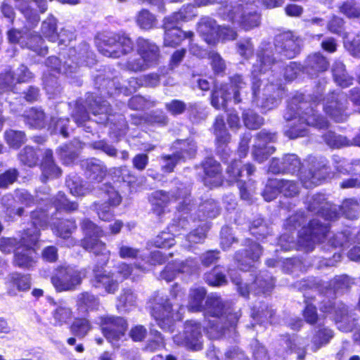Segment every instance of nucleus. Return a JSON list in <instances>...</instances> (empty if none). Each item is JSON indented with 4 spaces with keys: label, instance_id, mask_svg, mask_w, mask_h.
Returning a JSON list of instances; mask_svg holds the SVG:
<instances>
[{
    "label": "nucleus",
    "instance_id": "nucleus-1",
    "mask_svg": "<svg viewBox=\"0 0 360 360\" xmlns=\"http://www.w3.org/2000/svg\"><path fill=\"white\" fill-rule=\"evenodd\" d=\"M282 62L273 57L271 44H264L257 53L252 66V102L264 111L276 108L280 100V83L274 84L275 75L281 74Z\"/></svg>",
    "mask_w": 360,
    "mask_h": 360
},
{
    "label": "nucleus",
    "instance_id": "nucleus-2",
    "mask_svg": "<svg viewBox=\"0 0 360 360\" xmlns=\"http://www.w3.org/2000/svg\"><path fill=\"white\" fill-rule=\"evenodd\" d=\"M302 96L294 97L288 105L284 117L287 121H292L285 135L290 139L302 137L308 134V128L312 127L319 129L328 127V120L318 114L313 105L321 101V96H316L312 103L301 101Z\"/></svg>",
    "mask_w": 360,
    "mask_h": 360
},
{
    "label": "nucleus",
    "instance_id": "nucleus-3",
    "mask_svg": "<svg viewBox=\"0 0 360 360\" xmlns=\"http://www.w3.org/2000/svg\"><path fill=\"white\" fill-rule=\"evenodd\" d=\"M49 216L41 210H36L31 214L33 228L25 231L21 244L15 250L14 263L20 268L29 269L36 264L34 246L40 236V229L47 226Z\"/></svg>",
    "mask_w": 360,
    "mask_h": 360
},
{
    "label": "nucleus",
    "instance_id": "nucleus-4",
    "mask_svg": "<svg viewBox=\"0 0 360 360\" xmlns=\"http://www.w3.org/2000/svg\"><path fill=\"white\" fill-rule=\"evenodd\" d=\"M283 173L295 174L300 171V178L303 186L310 188L321 184L326 178L328 168L321 165L315 158L301 163L300 158L295 154H288L283 158Z\"/></svg>",
    "mask_w": 360,
    "mask_h": 360
},
{
    "label": "nucleus",
    "instance_id": "nucleus-5",
    "mask_svg": "<svg viewBox=\"0 0 360 360\" xmlns=\"http://www.w3.org/2000/svg\"><path fill=\"white\" fill-rule=\"evenodd\" d=\"M219 14L224 20L238 24L246 31L259 25V15L255 11H250L247 6L240 4H226L221 6Z\"/></svg>",
    "mask_w": 360,
    "mask_h": 360
},
{
    "label": "nucleus",
    "instance_id": "nucleus-6",
    "mask_svg": "<svg viewBox=\"0 0 360 360\" xmlns=\"http://www.w3.org/2000/svg\"><path fill=\"white\" fill-rule=\"evenodd\" d=\"M86 236L81 241L82 246L95 255L105 257V264L108 261L110 251L107 249L106 244L99 238L105 236L104 231L89 219H85L81 224Z\"/></svg>",
    "mask_w": 360,
    "mask_h": 360
},
{
    "label": "nucleus",
    "instance_id": "nucleus-7",
    "mask_svg": "<svg viewBox=\"0 0 360 360\" xmlns=\"http://www.w3.org/2000/svg\"><path fill=\"white\" fill-rule=\"evenodd\" d=\"M205 310V317L207 325L205 328L210 338L216 339L223 334L224 326H219L221 316L226 313L225 304L222 300L217 296L211 295L207 297Z\"/></svg>",
    "mask_w": 360,
    "mask_h": 360
},
{
    "label": "nucleus",
    "instance_id": "nucleus-8",
    "mask_svg": "<svg viewBox=\"0 0 360 360\" xmlns=\"http://www.w3.org/2000/svg\"><path fill=\"white\" fill-rule=\"evenodd\" d=\"M231 83L230 87L228 85H224L212 92L211 103L216 109H224L226 102L232 97L236 103L242 101L240 97V90L245 86L243 79L240 75H235L231 78Z\"/></svg>",
    "mask_w": 360,
    "mask_h": 360
},
{
    "label": "nucleus",
    "instance_id": "nucleus-9",
    "mask_svg": "<svg viewBox=\"0 0 360 360\" xmlns=\"http://www.w3.org/2000/svg\"><path fill=\"white\" fill-rule=\"evenodd\" d=\"M98 48L103 56L117 58L131 52L134 45L127 35L113 34L106 37L103 41V44H98Z\"/></svg>",
    "mask_w": 360,
    "mask_h": 360
},
{
    "label": "nucleus",
    "instance_id": "nucleus-10",
    "mask_svg": "<svg viewBox=\"0 0 360 360\" xmlns=\"http://www.w3.org/2000/svg\"><path fill=\"white\" fill-rule=\"evenodd\" d=\"M328 226L321 224L319 219L311 220L307 227H302L297 234L299 246L307 251L314 249L316 243H321L327 236Z\"/></svg>",
    "mask_w": 360,
    "mask_h": 360
},
{
    "label": "nucleus",
    "instance_id": "nucleus-11",
    "mask_svg": "<svg viewBox=\"0 0 360 360\" xmlns=\"http://www.w3.org/2000/svg\"><path fill=\"white\" fill-rule=\"evenodd\" d=\"M82 281V272L68 265L58 266L51 277V283L58 292L75 290Z\"/></svg>",
    "mask_w": 360,
    "mask_h": 360
},
{
    "label": "nucleus",
    "instance_id": "nucleus-12",
    "mask_svg": "<svg viewBox=\"0 0 360 360\" xmlns=\"http://www.w3.org/2000/svg\"><path fill=\"white\" fill-rule=\"evenodd\" d=\"M349 102L342 91L333 92L323 100L324 112L335 122H344L349 116Z\"/></svg>",
    "mask_w": 360,
    "mask_h": 360
},
{
    "label": "nucleus",
    "instance_id": "nucleus-13",
    "mask_svg": "<svg viewBox=\"0 0 360 360\" xmlns=\"http://www.w3.org/2000/svg\"><path fill=\"white\" fill-rule=\"evenodd\" d=\"M172 200H179L178 207L179 212L187 213V212L192 210L193 205L190 206L191 200L187 192H184L182 195L179 194L178 196L172 195L170 198L166 192L157 191L153 192L149 198L153 206V210L158 215L164 212L166 205Z\"/></svg>",
    "mask_w": 360,
    "mask_h": 360
},
{
    "label": "nucleus",
    "instance_id": "nucleus-14",
    "mask_svg": "<svg viewBox=\"0 0 360 360\" xmlns=\"http://www.w3.org/2000/svg\"><path fill=\"white\" fill-rule=\"evenodd\" d=\"M202 338L200 323L189 321L185 323L184 330L176 335L173 339L178 345L193 351H198L202 348Z\"/></svg>",
    "mask_w": 360,
    "mask_h": 360
},
{
    "label": "nucleus",
    "instance_id": "nucleus-15",
    "mask_svg": "<svg viewBox=\"0 0 360 360\" xmlns=\"http://www.w3.org/2000/svg\"><path fill=\"white\" fill-rule=\"evenodd\" d=\"M244 171L246 172V176L248 177L255 172V167L250 164L243 165L241 162L238 160H234L227 167V173L231 179L230 181L237 183L241 198L245 200H250L253 191L251 188L248 189L247 183L245 180L241 179L245 176V175L243 174Z\"/></svg>",
    "mask_w": 360,
    "mask_h": 360
},
{
    "label": "nucleus",
    "instance_id": "nucleus-16",
    "mask_svg": "<svg viewBox=\"0 0 360 360\" xmlns=\"http://www.w3.org/2000/svg\"><path fill=\"white\" fill-rule=\"evenodd\" d=\"M102 331L105 338L115 347H119V342L124 337L127 323L122 317L106 316L101 318Z\"/></svg>",
    "mask_w": 360,
    "mask_h": 360
},
{
    "label": "nucleus",
    "instance_id": "nucleus-17",
    "mask_svg": "<svg viewBox=\"0 0 360 360\" xmlns=\"http://www.w3.org/2000/svg\"><path fill=\"white\" fill-rule=\"evenodd\" d=\"M234 274L233 271L230 272L231 278L232 282L238 285V290L243 297H248L250 290L254 291L255 294L268 293L273 289L274 285L273 278L264 275L257 277L255 282L249 287L247 283L241 282L240 277L234 276Z\"/></svg>",
    "mask_w": 360,
    "mask_h": 360
},
{
    "label": "nucleus",
    "instance_id": "nucleus-18",
    "mask_svg": "<svg viewBox=\"0 0 360 360\" xmlns=\"http://www.w3.org/2000/svg\"><path fill=\"white\" fill-rule=\"evenodd\" d=\"M152 316L158 326L164 330H169L174 320L181 319L180 316L173 313L167 299L159 298L152 308Z\"/></svg>",
    "mask_w": 360,
    "mask_h": 360
},
{
    "label": "nucleus",
    "instance_id": "nucleus-19",
    "mask_svg": "<svg viewBox=\"0 0 360 360\" xmlns=\"http://www.w3.org/2000/svg\"><path fill=\"white\" fill-rule=\"evenodd\" d=\"M306 204L309 211L321 215L326 220H333L339 215L337 207L328 202L323 194L309 196Z\"/></svg>",
    "mask_w": 360,
    "mask_h": 360
},
{
    "label": "nucleus",
    "instance_id": "nucleus-20",
    "mask_svg": "<svg viewBox=\"0 0 360 360\" xmlns=\"http://www.w3.org/2000/svg\"><path fill=\"white\" fill-rule=\"evenodd\" d=\"M301 39L291 32H286L276 38L275 49L277 53L285 58L295 57L300 51Z\"/></svg>",
    "mask_w": 360,
    "mask_h": 360
},
{
    "label": "nucleus",
    "instance_id": "nucleus-21",
    "mask_svg": "<svg viewBox=\"0 0 360 360\" xmlns=\"http://www.w3.org/2000/svg\"><path fill=\"white\" fill-rule=\"evenodd\" d=\"M104 186V195L106 201L101 204L95 202L93 206L94 209L96 210L100 219L108 221L114 217L111 207L118 205L121 202V197L111 186L105 185Z\"/></svg>",
    "mask_w": 360,
    "mask_h": 360
},
{
    "label": "nucleus",
    "instance_id": "nucleus-22",
    "mask_svg": "<svg viewBox=\"0 0 360 360\" xmlns=\"http://www.w3.org/2000/svg\"><path fill=\"white\" fill-rule=\"evenodd\" d=\"M86 104L94 116H98L95 120L96 122L103 124L112 123V117H115V115L110 114V108L107 101H101V98L94 100L93 96H91L86 98Z\"/></svg>",
    "mask_w": 360,
    "mask_h": 360
},
{
    "label": "nucleus",
    "instance_id": "nucleus-23",
    "mask_svg": "<svg viewBox=\"0 0 360 360\" xmlns=\"http://www.w3.org/2000/svg\"><path fill=\"white\" fill-rule=\"evenodd\" d=\"M247 249L243 252H238L236 255V260L239 268L243 271L248 270L253 264L257 261L262 254V249L259 244L248 240Z\"/></svg>",
    "mask_w": 360,
    "mask_h": 360
},
{
    "label": "nucleus",
    "instance_id": "nucleus-24",
    "mask_svg": "<svg viewBox=\"0 0 360 360\" xmlns=\"http://www.w3.org/2000/svg\"><path fill=\"white\" fill-rule=\"evenodd\" d=\"M184 148H181V152H177L172 155H164L162 156V168L166 172H171L173 171L176 165L180 161V160L185 158V154L186 157L191 158L194 155L196 151V146L194 142L191 141H183Z\"/></svg>",
    "mask_w": 360,
    "mask_h": 360
},
{
    "label": "nucleus",
    "instance_id": "nucleus-25",
    "mask_svg": "<svg viewBox=\"0 0 360 360\" xmlns=\"http://www.w3.org/2000/svg\"><path fill=\"white\" fill-rule=\"evenodd\" d=\"M205 176L204 184L209 187H216L222 183L220 165L213 158H208L202 163Z\"/></svg>",
    "mask_w": 360,
    "mask_h": 360
},
{
    "label": "nucleus",
    "instance_id": "nucleus-26",
    "mask_svg": "<svg viewBox=\"0 0 360 360\" xmlns=\"http://www.w3.org/2000/svg\"><path fill=\"white\" fill-rule=\"evenodd\" d=\"M136 51L139 56L143 57L146 62L152 65L158 63L160 56V49L154 42L143 37H139L136 40Z\"/></svg>",
    "mask_w": 360,
    "mask_h": 360
},
{
    "label": "nucleus",
    "instance_id": "nucleus-27",
    "mask_svg": "<svg viewBox=\"0 0 360 360\" xmlns=\"http://www.w3.org/2000/svg\"><path fill=\"white\" fill-rule=\"evenodd\" d=\"M197 262L193 259H187L181 263L169 264L160 274V278L169 282L172 281L178 273H189L197 266Z\"/></svg>",
    "mask_w": 360,
    "mask_h": 360
},
{
    "label": "nucleus",
    "instance_id": "nucleus-28",
    "mask_svg": "<svg viewBox=\"0 0 360 360\" xmlns=\"http://www.w3.org/2000/svg\"><path fill=\"white\" fill-rule=\"evenodd\" d=\"M143 86L142 77H131L128 81V86H123L120 85L117 79H114L111 81H107L106 91L107 94L112 96L113 94L123 93L128 94L136 91L137 89Z\"/></svg>",
    "mask_w": 360,
    "mask_h": 360
},
{
    "label": "nucleus",
    "instance_id": "nucleus-29",
    "mask_svg": "<svg viewBox=\"0 0 360 360\" xmlns=\"http://www.w3.org/2000/svg\"><path fill=\"white\" fill-rule=\"evenodd\" d=\"M219 26L209 17L202 18L198 25V32L209 44H214L218 40Z\"/></svg>",
    "mask_w": 360,
    "mask_h": 360
},
{
    "label": "nucleus",
    "instance_id": "nucleus-30",
    "mask_svg": "<svg viewBox=\"0 0 360 360\" xmlns=\"http://www.w3.org/2000/svg\"><path fill=\"white\" fill-rule=\"evenodd\" d=\"M94 271V285L96 288H103L108 293H115L118 288V276L115 273Z\"/></svg>",
    "mask_w": 360,
    "mask_h": 360
},
{
    "label": "nucleus",
    "instance_id": "nucleus-31",
    "mask_svg": "<svg viewBox=\"0 0 360 360\" xmlns=\"http://www.w3.org/2000/svg\"><path fill=\"white\" fill-rule=\"evenodd\" d=\"M195 15V7L190 4L187 5L186 7L181 8L179 12L174 13L172 15L164 19V29H179L178 25L181 21L190 20Z\"/></svg>",
    "mask_w": 360,
    "mask_h": 360
},
{
    "label": "nucleus",
    "instance_id": "nucleus-32",
    "mask_svg": "<svg viewBox=\"0 0 360 360\" xmlns=\"http://www.w3.org/2000/svg\"><path fill=\"white\" fill-rule=\"evenodd\" d=\"M186 218L179 219L176 224H172L169 227L170 232L163 231L157 236L154 240V245L161 248L172 247L174 244V238L173 237L174 233L171 232H177L179 228L186 229V225L188 224V221Z\"/></svg>",
    "mask_w": 360,
    "mask_h": 360
},
{
    "label": "nucleus",
    "instance_id": "nucleus-33",
    "mask_svg": "<svg viewBox=\"0 0 360 360\" xmlns=\"http://www.w3.org/2000/svg\"><path fill=\"white\" fill-rule=\"evenodd\" d=\"M332 311L335 314V319L338 323V328L343 332L352 331L356 326L354 320H350L347 316L348 309L347 307L342 303L338 304L329 310L326 311L331 313Z\"/></svg>",
    "mask_w": 360,
    "mask_h": 360
},
{
    "label": "nucleus",
    "instance_id": "nucleus-34",
    "mask_svg": "<svg viewBox=\"0 0 360 360\" xmlns=\"http://www.w3.org/2000/svg\"><path fill=\"white\" fill-rule=\"evenodd\" d=\"M328 68V62L320 53L310 55L304 61V71L311 75H316L318 72L326 71Z\"/></svg>",
    "mask_w": 360,
    "mask_h": 360
},
{
    "label": "nucleus",
    "instance_id": "nucleus-35",
    "mask_svg": "<svg viewBox=\"0 0 360 360\" xmlns=\"http://www.w3.org/2000/svg\"><path fill=\"white\" fill-rule=\"evenodd\" d=\"M86 175L91 182L99 183L106 175V167L98 160L91 159L86 161Z\"/></svg>",
    "mask_w": 360,
    "mask_h": 360
},
{
    "label": "nucleus",
    "instance_id": "nucleus-36",
    "mask_svg": "<svg viewBox=\"0 0 360 360\" xmlns=\"http://www.w3.org/2000/svg\"><path fill=\"white\" fill-rule=\"evenodd\" d=\"M72 61L77 64L92 65L94 64V58L92 52L89 51V46L82 43L76 49L70 50Z\"/></svg>",
    "mask_w": 360,
    "mask_h": 360
},
{
    "label": "nucleus",
    "instance_id": "nucleus-37",
    "mask_svg": "<svg viewBox=\"0 0 360 360\" xmlns=\"http://www.w3.org/2000/svg\"><path fill=\"white\" fill-rule=\"evenodd\" d=\"M193 35V32H184L181 29L165 30L164 46L174 48L179 46L184 39H191Z\"/></svg>",
    "mask_w": 360,
    "mask_h": 360
},
{
    "label": "nucleus",
    "instance_id": "nucleus-38",
    "mask_svg": "<svg viewBox=\"0 0 360 360\" xmlns=\"http://www.w3.org/2000/svg\"><path fill=\"white\" fill-rule=\"evenodd\" d=\"M24 120L30 127L42 129L47 123V117L44 112L39 108H32L25 111Z\"/></svg>",
    "mask_w": 360,
    "mask_h": 360
},
{
    "label": "nucleus",
    "instance_id": "nucleus-39",
    "mask_svg": "<svg viewBox=\"0 0 360 360\" xmlns=\"http://www.w3.org/2000/svg\"><path fill=\"white\" fill-rule=\"evenodd\" d=\"M333 337V332L326 327H319L315 329L311 340V349L316 352L327 345Z\"/></svg>",
    "mask_w": 360,
    "mask_h": 360
},
{
    "label": "nucleus",
    "instance_id": "nucleus-40",
    "mask_svg": "<svg viewBox=\"0 0 360 360\" xmlns=\"http://www.w3.org/2000/svg\"><path fill=\"white\" fill-rule=\"evenodd\" d=\"M72 311L65 303H60L56 305L55 309L51 312L53 325L55 326H62L67 323L72 317Z\"/></svg>",
    "mask_w": 360,
    "mask_h": 360
},
{
    "label": "nucleus",
    "instance_id": "nucleus-41",
    "mask_svg": "<svg viewBox=\"0 0 360 360\" xmlns=\"http://www.w3.org/2000/svg\"><path fill=\"white\" fill-rule=\"evenodd\" d=\"M56 27V19L52 16L49 17L42 22L41 32L49 41L54 42L60 39V43L63 44L65 42V39L61 38L63 31L58 33Z\"/></svg>",
    "mask_w": 360,
    "mask_h": 360
},
{
    "label": "nucleus",
    "instance_id": "nucleus-42",
    "mask_svg": "<svg viewBox=\"0 0 360 360\" xmlns=\"http://www.w3.org/2000/svg\"><path fill=\"white\" fill-rule=\"evenodd\" d=\"M43 179L56 177L60 174V169L54 164L53 153L51 150H46L41 165Z\"/></svg>",
    "mask_w": 360,
    "mask_h": 360
},
{
    "label": "nucleus",
    "instance_id": "nucleus-43",
    "mask_svg": "<svg viewBox=\"0 0 360 360\" xmlns=\"http://www.w3.org/2000/svg\"><path fill=\"white\" fill-rule=\"evenodd\" d=\"M206 291L203 288H193L190 290L188 309L190 311H200L202 309V302L205 297Z\"/></svg>",
    "mask_w": 360,
    "mask_h": 360
},
{
    "label": "nucleus",
    "instance_id": "nucleus-44",
    "mask_svg": "<svg viewBox=\"0 0 360 360\" xmlns=\"http://www.w3.org/2000/svg\"><path fill=\"white\" fill-rule=\"evenodd\" d=\"M196 212L200 220H204L205 218L215 217L219 214V210L213 199H207L199 205Z\"/></svg>",
    "mask_w": 360,
    "mask_h": 360
},
{
    "label": "nucleus",
    "instance_id": "nucleus-45",
    "mask_svg": "<svg viewBox=\"0 0 360 360\" xmlns=\"http://www.w3.org/2000/svg\"><path fill=\"white\" fill-rule=\"evenodd\" d=\"M8 286V293L15 295H16V290L14 288H16L18 291H25L30 288V278L27 276L13 274L11 276Z\"/></svg>",
    "mask_w": 360,
    "mask_h": 360
},
{
    "label": "nucleus",
    "instance_id": "nucleus-46",
    "mask_svg": "<svg viewBox=\"0 0 360 360\" xmlns=\"http://www.w3.org/2000/svg\"><path fill=\"white\" fill-rule=\"evenodd\" d=\"M91 328V322L85 318L75 319L70 326L71 333L79 338H84Z\"/></svg>",
    "mask_w": 360,
    "mask_h": 360
},
{
    "label": "nucleus",
    "instance_id": "nucleus-47",
    "mask_svg": "<svg viewBox=\"0 0 360 360\" xmlns=\"http://www.w3.org/2000/svg\"><path fill=\"white\" fill-rule=\"evenodd\" d=\"M76 224L72 220H60L53 224L52 230L60 238L69 239L72 232L76 229Z\"/></svg>",
    "mask_w": 360,
    "mask_h": 360
},
{
    "label": "nucleus",
    "instance_id": "nucleus-48",
    "mask_svg": "<svg viewBox=\"0 0 360 360\" xmlns=\"http://www.w3.org/2000/svg\"><path fill=\"white\" fill-rule=\"evenodd\" d=\"M66 185L70 193L75 196H82L90 192L91 189L84 184L83 181L78 176H69Z\"/></svg>",
    "mask_w": 360,
    "mask_h": 360
},
{
    "label": "nucleus",
    "instance_id": "nucleus-49",
    "mask_svg": "<svg viewBox=\"0 0 360 360\" xmlns=\"http://www.w3.org/2000/svg\"><path fill=\"white\" fill-rule=\"evenodd\" d=\"M25 43L27 45H24V46L33 50L39 55H45L47 53V47L44 46V40L37 34H32L31 33L27 34Z\"/></svg>",
    "mask_w": 360,
    "mask_h": 360
},
{
    "label": "nucleus",
    "instance_id": "nucleus-50",
    "mask_svg": "<svg viewBox=\"0 0 360 360\" xmlns=\"http://www.w3.org/2000/svg\"><path fill=\"white\" fill-rule=\"evenodd\" d=\"M214 133L219 143L224 144L230 140V135L226 129L224 120L221 116L216 117L214 124Z\"/></svg>",
    "mask_w": 360,
    "mask_h": 360
},
{
    "label": "nucleus",
    "instance_id": "nucleus-51",
    "mask_svg": "<svg viewBox=\"0 0 360 360\" xmlns=\"http://www.w3.org/2000/svg\"><path fill=\"white\" fill-rule=\"evenodd\" d=\"M280 193L285 197L292 198L300 193V186L298 184L292 180L279 179Z\"/></svg>",
    "mask_w": 360,
    "mask_h": 360
},
{
    "label": "nucleus",
    "instance_id": "nucleus-52",
    "mask_svg": "<svg viewBox=\"0 0 360 360\" xmlns=\"http://www.w3.org/2000/svg\"><path fill=\"white\" fill-rule=\"evenodd\" d=\"M287 347L291 352L297 354L298 360H304L306 355L305 341L302 338H296L288 340L286 342Z\"/></svg>",
    "mask_w": 360,
    "mask_h": 360
},
{
    "label": "nucleus",
    "instance_id": "nucleus-53",
    "mask_svg": "<svg viewBox=\"0 0 360 360\" xmlns=\"http://www.w3.org/2000/svg\"><path fill=\"white\" fill-rule=\"evenodd\" d=\"M4 136L6 143L12 148H18L25 141V134L21 131L8 130Z\"/></svg>",
    "mask_w": 360,
    "mask_h": 360
},
{
    "label": "nucleus",
    "instance_id": "nucleus-54",
    "mask_svg": "<svg viewBox=\"0 0 360 360\" xmlns=\"http://www.w3.org/2000/svg\"><path fill=\"white\" fill-rule=\"evenodd\" d=\"M136 22L141 29L150 30L156 24V18L147 10L141 11L136 17Z\"/></svg>",
    "mask_w": 360,
    "mask_h": 360
},
{
    "label": "nucleus",
    "instance_id": "nucleus-55",
    "mask_svg": "<svg viewBox=\"0 0 360 360\" xmlns=\"http://www.w3.org/2000/svg\"><path fill=\"white\" fill-rule=\"evenodd\" d=\"M165 262V257L162 252L157 250L150 253V256L147 257V266L140 263H135V267L142 272H146L149 270L150 265L161 264Z\"/></svg>",
    "mask_w": 360,
    "mask_h": 360
},
{
    "label": "nucleus",
    "instance_id": "nucleus-56",
    "mask_svg": "<svg viewBox=\"0 0 360 360\" xmlns=\"http://www.w3.org/2000/svg\"><path fill=\"white\" fill-rule=\"evenodd\" d=\"M54 207L56 210H65V211H74L78 207V205L75 202H70L62 192H59L56 196L53 202Z\"/></svg>",
    "mask_w": 360,
    "mask_h": 360
},
{
    "label": "nucleus",
    "instance_id": "nucleus-57",
    "mask_svg": "<svg viewBox=\"0 0 360 360\" xmlns=\"http://www.w3.org/2000/svg\"><path fill=\"white\" fill-rule=\"evenodd\" d=\"M136 302V296L129 290H124L118 297L117 308L119 309H127L134 306Z\"/></svg>",
    "mask_w": 360,
    "mask_h": 360
},
{
    "label": "nucleus",
    "instance_id": "nucleus-58",
    "mask_svg": "<svg viewBox=\"0 0 360 360\" xmlns=\"http://www.w3.org/2000/svg\"><path fill=\"white\" fill-rule=\"evenodd\" d=\"M77 305L79 308L85 310L93 309L98 305V302L94 295L89 292H82L77 297Z\"/></svg>",
    "mask_w": 360,
    "mask_h": 360
},
{
    "label": "nucleus",
    "instance_id": "nucleus-59",
    "mask_svg": "<svg viewBox=\"0 0 360 360\" xmlns=\"http://www.w3.org/2000/svg\"><path fill=\"white\" fill-rule=\"evenodd\" d=\"M346 218L354 219L358 216L359 204L354 199L346 200L340 209Z\"/></svg>",
    "mask_w": 360,
    "mask_h": 360
},
{
    "label": "nucleus",
    "instance_id": "nucleus-60",
    "mask_svg": "<svg viewBox=\"0 0 360 360\" xmlns=\"http://www.w3.org/2000/svg\"><path fill=\"white\" fill-rule=\"evenodd\" d=\"M20 162L28 167H34L38 161V155L32 147L26 146L19 154Z\"/></svg>",
    "mask_w": 360,
    "mask_h": 360
},
{
    "label": "nucleus",
    "instance_id": "nucleus-61",
    "mask_svg": "<svg viewBox=\"0 0 360 360\" xmlns=\"http://www.w3.org/2000/svg\"><path fill=\"white\" fill-rule=\"evenodd\" d=\"M323 137L326 144L331 148H339L349 145V141L346 137L332 131L327 132Z\"/></svg>",
    "mask_w": 360,
    "mask_h": 360
},
{
    "label": "nucleus",
    "instance_id": "nucleus-62",
    "mask_svg": "<svg viewBox=\"0 0 360 360\" xmlns=\"http://www.w3.org/2000/svg\"><path fill=\"white\" fill-rule=\"evenodd\" d=\"M353 283L354 282L352 278L346 275H342L335 277L331 281L330 286L334 291L342 292L348 290Z\"/></svg>",
    "mask_w": 360,
    "mask_h": 360
},
{
    "label": "nucleus",
    "instance_id": "nucleus-63",
    "mask_svg": "<svg viewBox=\"0 0 360 360\" xmlns=\"http://www.w3.org/2000/svg\"><path fill=\"white\" fill-rule=\"evenodd\" d=\"M245 125L250 129H256L263 124V118L248 110L243 114Z\"/></svg>",
    "mask_w": 360,
    "mask_h": 360
},
{
    "label": "nucleus",
    "instance_id": "nucleus-64",
    "mask_svg": "<svg viewBox=\"0 0 360 360\" xmlns=\"http://www.w3.org/2000/svg\"><path fill=\"white\" fill-rule=\"evenodd\" d=\"M340 13L347 18H359L360 16V7L353 0H347L340 6Z\"/></svg>",
    "mask_w": 360,
    "mask_h": 360
}]
</instances>
